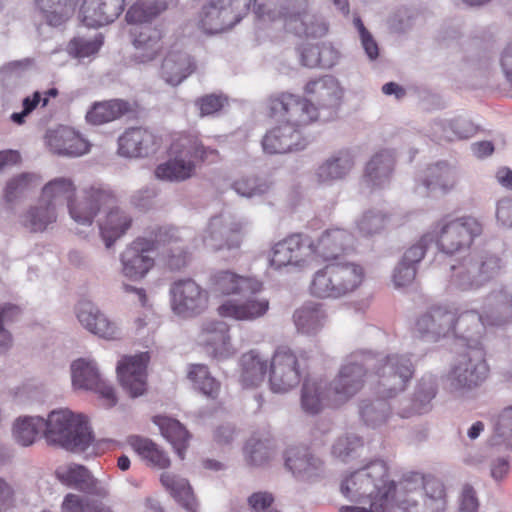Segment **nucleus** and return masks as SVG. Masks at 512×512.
<instances>
[{
	"label": "nucleus",
	"instance_id": "1",
	"mask_svg": "<svg viewBox=\"0 0 512 512\" xmlns=\"http://www.w3.org/2000/svg\"><path fill=\"white\" fill-rule=\"evenodd\" d=\"M212 289L222 296H241L243 299H226L216 309L221 318L238 322H254L264 318L270 301L261 294L263 283L256 277L222 270L211 277Z\"/></svg>",
	"mask_w": 512,
	"mask_h": 512
},
{
	"label": "nucleus",
	"instance_id": "2",
	"mask_svg": "<svg viewBox=\"0 0 512 512\" xmlns=\"http://www.w3.org/2000/svg\"><path fill=\"white\" fill-rule=\"evenodd\" d=\"M394 490L386 463L375 460L341 481V494L358 505L342 506L339 512H394L390 499Z\"/></svg>",
	"mask_w": 512,
	"mask_h": 512
},
{
	"label": "nucleus",
	"instance_id": "3",
	"mask_svg": "<svg viewBox=\"0 0 512 512\" xmlns=\"http://www.w3.org/2000/svg\"><path fill=\"white\" fill-rule=\"evenodd\" d=\"M254 14L263 24L280 22L296 36L324 37L329 30L326 20L309 11L308 0H254Z\"/></svg>",
	"mask_w": 512,
	"mask_h": 512
},
{
	"label": "nucleus",
	"instance_id": "4",
	"mask_svg": "<svg viewBox=\"0 0 512 512\" xmlns=\"http://www.w3.org/2000/svg\"><path fill=\"white\" fill-rule=\"evenodd\" d=\"M216 154V150L205 147L197 136L181 135L171 144L169 159L157 165L154 175L165 182L186 181L195 174V160L205 161Z\"/></svg>",
	"mask_w": 512,
	"mask_h": 512
},
{
	"label": "nucleus",
	"instance_id": "5",
	"mask_svg": "<svg viewBox=\"0 0 512 512\" xmlns=\"http://www.w3.org/2000/svg\"><path fill=\"white\" fill-rule=\"evenodd\" d=\"M43 436L49 445L80 453L92 443L91 430L81 414L67 408L51 411L44 419Z\"/></svg>",
	"mask_w": 512,
	"mask_h": 512
},
{
	"label": "nucleus",
	"instance_id": "6",
	"mask_svg": "<svg viewBox=\"0 0 512 512\" xmlns=\"http://www.w3.org/2000/svg\"><path fill=\"white\" fill-rule=\"evenodd\" d=\"M447 502L444 482L433 476L405 479L395 493L402 512H445Z\"/></svg>",
	"mask_w": 512,
	"mask_h": 512
},
{
	"label": "nucleus",
	"instance_id": "7",
	"mask_svg": "<svg viewBox=\"0 0 512 512\" xmlns=\"http://www.w3.org/2000/svg\"><path fill=\"white\" fill-rule=\"evenodd\" d=\"M504 261L488 251L469 254L451 266L449 284L456 291H477L501 274Z\"/></svg>",
	"mask_w": 512,
	"mask_h": 512
},
{
	"label": "nucleus",
	"instance_id": "8",
	"mask_svg": "<svg viewBox=\"0 0 512 512\" xmlns=\"http://www.w3.org/2000/svg\"><path fill=\"white\" fill-rule=\"evenodd\" d=\"M182 236L176 230L157 229L151 238L135 239L119 255L120 276L132 282L143 280L155 265L152 252L156 249V243L177 242Z\"/></svg>",
	"mask_w": 512,
	"mask_h": 512
},
{
	"label": "nucleus",
	"instance_id": "9",
	"mask_svg": "<svg viewBox=\"0 0 512 512\" xmlns=\"http://www.w3.org/2000/svg\"><path fill=\"white\" fill-rule=\"evenodd\" d=\"M490 367L484 350L460 355L443 376L444 388L457 399H466L488 379Z\"/></svg>",
	"mask_w": 512,
	"mask_h": 512
},
{
	"label": "nucleus",
	"instance_id": "10",
	"mask_svg": "<svg viewBox=\"0 0 512 512\" xmlns=\"http://www.w3.org/2000/svg\"><path fill=\"white\" fill-rule=\"evenodd\" d=\"M365 277L364 268L350 261H339L326 265L315 272L310 290L319 298L338 299L357 290Z\"/></svg>",
	"mask_w": 512,
	"mask_h": 512
},
{
	"label": "nucleus",
	"instance_id": "11",
	"mask_svg": "<svg viewBox=\"0 0 512 512\" xmlns=\"http://www.w3.org/2000/svg\"><path fill=\"white\" fill-rule=\"evenodd\" d=\"M482 232V223L473 216L445 215L432 225L430 233L441 252L453 255L468 250Z\"/></svg>",
	"mask_w": 512,
	"mask_h": 512
},
{
	"label": "nucleus",
	"instance_id": "12",
	"mask_svg": "<svg viewBox=\"0 0 512 512\" xmlns=\"http://www.w3.org/2000/svg\"><path fill=\"white\" fill-rule=\"evenodd\" d=\"M373 372L377 377L376 393L382 398H393L407 388L414 365L408 354L391 353L376 360Z\"/></svg>",
	"mask_w": 512,
	"mask_h": 512
},
{
	"label": "nucleus",
	"instance_id": "13",
	"mask_svg": "<svg viewBox=\"0 0 512 512\" xmlns=\"http://www.w3.org/2000/svg\"><path fill=\"white\" fill-rule=\"evenodd\" d=\"M254 0H209L198 14L197 26L205 34L226 32L240 23Z\"/></svg>",
	"mask_w": 512,
	"mask_h": 512
},
{
	"label": "nucleus",
	"instance_id": "14",
	"mask_svg": "<svg viewBox=\"0 0 512 512\" xmlns=\"http://www.w3.org/2000/svg\"><path fill=\"white\" fill-rule=\"evenodd\" d=\"M114 202L111 191L99 186H88L78 191L67 202V211L73 221L75 231L81 235L92 227L95 218L107 206Z\"/></svg>",
	"mask_w": 512,
	"mask_h": 512
},
{
	"label": "nucleus",
	"instance_id": "15",
	"mask_svg": "<svg viewBox=\"0 0 512 512\" xmlns=\"http://www.w3.org/2000/svg\"><path fill=\"white\" fill-rule=\"evenodd\" d=\"M370 357V353L354 352L341 364L334 379L328 383L333 407L345 404L363 388L365 366L368 365Z\"/></svg>",
	"mask_w": 512,
	"mask_h": 512
},
{
	"label": "nucleus",
	"instance_id": "16",
	"mask_svg": "<svg viewBox=\"0 0 512 512\" xmlns=\"http://www.w3.org/2000/svg\"><path fill=\"white\" fill-rule=\"evenodd\" d=\"M269 107L275 118L297 128L301 133L320 117L318 107L311 100L291 93L272 97Z\"/></svg>",
	"mask_w": 512,
	"mask_h": 512
},
{
	"label": "nucleus",
	"instance_id": "17",
	"mask_svg": "<svg viewBox=\"0 0 512 512\" xmlns=\"http://www.w3.org/2000/svg\"><path fill=\"white\" fill-rule=\"evenodd\" d=\"M270 267L279 270L284 267L304 268L315 262V243L301 234H293L276 242L269 253Z\"/></svg>",
	"mask_w": 512,
	"mask_h": 512
},
{
	"label": "nucleus",
	"instance_id": "18",
	"mask_svg": "<svg viewBox=\"0 0 512 512\" xmlns=\"http://www.w3.org/2000/svg\"><path fill=\"white\" fill-rule=\"evenodd\" d=\"M197 343L208 357L216 361L233 358L238 352L232 339L231 326L223 320L204 321L197 335Z\"/></svg>",
	"mask_w": 512,
	"mask_h": 512
},
{
	"label": "nucleus",
	"instance_id": "19",
	"mask_svg": "<svg viewBox=\"0 0 512 512\" xmlns=\"http://www.w3.org/2000/svg\"><path fill=\"white\" fill-rule=\"evenodd\" d=\"M169 293L172 311L179 317L193 318L208 308V291L191 278L173 282Z\"/></svg>",
	"mask_w": 512,
	"mask_h": 512
},
{
	"label": "nucleus",
	"instance_id": "20",
	"mask_svg": "<svg viewBox=\"0 0 512 512\" xmlns=\"http://www.w3.org/2000/svg\"><path fill=\"white\" fill-rule=\"evenodd\" d=\"M244 223L230 216L212 217L202 235L203 244L213 251L239 249L243 239Z\"/></svg>",
	"mask_w": 512,
	"mask_h": 512
},
{
	"label": "nucleus",
	"instance_id": "21",
	"mask_svg": "<svg viewBox=\"0 0 512 512\" xmlns=\"http://www.w3.org/2000/svg\"><path fill=\"white\" fill-rule=\"evenodd\" d=\"M75 316L85 330L101 339L119 340L123 335L120 323L90 301H79L75 306Z\"/></svg>",
	"mask_w": 512,
	"mask_h": 512
},
{
	"label": "nucleus",
	"instance_id": "22",
	"mask_svg": "<svg viewBox=\"0 0 512 512\" xmlns=\"http://www.w3.org/2000/svg\"><path fill=\"white\" fill-rule=\"evenodd\" d=\"M302 377L297 356L288 348H278L270 361L269 383L275 393H286L298 386Z\"/></svg>",
	"mask_w": 512,
	"mask_h": 512
},
{
	"label": "nucleus",
	"instance_id": "23",
	"mask_svg": "<svg viewBox=\"0 0 512 512\" xmlns=\"http://www.w3.org/2000/svg\"><path fill=\"white\" fill-rule=\"evenodd\" d=\"M147 352L124 356L117 364V376L123 390L131 397L142 396L147 390Z\"/></svg>",
	"mask_w": 512,
	"mask_h": 512
},
{
	"label": "nucleus",
	"instance_id": "24",
	"mask_svg": "<svg viewBox=\"0 0 512 512\" xmlns=\"http://www.w3.org/2000/svg\"><path fill=\"white\" fill-rule=\"evenodd\" d=\"M308 139L297 128L289 126L282 120L270 128L262 138V148L267 154H285L304 150Z\"/></svg>",
	"mask_w": 512,
	"mask_h": 512
},
{
	"label": "nucleus",
	"instance_id": "25",
	"mask_svg": "<svg viewBox=\"0 0 512 512\" xmlns=\"http://www.w3.org/2000/svg\"><path fill=\"white\" fill-rule=\"evenodd\" d=\"M456 312L447 306H437L422 315L416 329L420 336L429 342H437L441 338L454 336Z\"/></svg>",
	"mask_w": 512,
	"mask_h": 512
},
{
	"label": "nucleus",
	"instance_id": "26",
	"mask_svg": "<svg viewBox=\"0 0 512 512\" xmlns=\"http://www.w3.org/2000/svg\"><path fill=\"white\" fill-rule=\"evenodd\" d=\"M45 143L51 153L64 157H80L90 151V143L80 133L68 126L49 129Z\"/></svg>",
	"mask_w": 512,
	"mask_h": 512
},
{
	"label": "nucleus",
	"instance_id": "27",
	"mask_svg": "<svg viewBox=\"0 0 512 512\" xmlns=\"http://www.w3.org/2000/svg\"><path fill=\"white\" fill-rule=\"evenodd\" d=\"M458 181L457 169L446 162H439L428 168L426 178L415 192L422 197L445 195L457 186Z\"/></svg>",
	"mask_w": 512,
	"mask_h": 512
},
{
	"label": "nucleus",
	"instance_id": "28",
	"mask_svg": "<svg viewBox=\"0 0 512 512\" xmlns=\"http://www.w3.org/2000/svg\"><path fill=\"white\" fill-rule=\"evenodd\" d=\"M490 326L486 316L483 318L475 310L456 315L454 336L470 351L484 350L483 340L486 326Z\"/></svg>",
	"mask_w": 512,
	"mask_h": 512
},
{
	"label": "nucleus",
	"instance_id": "29",
	"mask_svg": "<svg viewBox=\"0 0 512 512\" xmlns=\"http://www.w3.org/2000/svg\"><path fill=\"white\" fill-rule=\"evenodd\" d=\"M102 211L105 215L98 220L101 239L107 249L111 248L116 240L121 238L130 229L133 219L124 208L116 205V199Z\"/></svg>",
	"mask_w": 512,
	"mask_h": 512
},
{
	"label": "nucleus",
	"instance_id": "30",
	"mask_svg": "<svg viewBox=\"0 0 512 512\" xmlns=\"http://www.w3.org/2000/svg\"><path fill=\"white\" fill-rule=\"evenodd\" d=\"M118 152L125 157H147L157 151L160 141L151 131L136 127L127 129L118 139Z\"/></svg>",
	"mask_w": 512,
	"mask_h": 512
},
{
	"label": "nucleus",
	"instance_id": "31",
	"mask_svg": "<svg viewBox=\"0 0 512 512\" xmlns=\"http://www.w3.org/2000/svg\"><path fill=\"white\" fill-rule=\"evenodd\" d=\"M484 314L489 325L503 327L512 321V287L495 286L487 295Z\"/></svg>",
	"mask_w": 512,
	"mask_h": 512
},
{
	"label": "nucleus",
	"instance_id": "32",
	"mask_svg": "<svg viewBox=\"0 0 512 512\" xmlns=\"http://www.w3.org/2000/svg\"><path fill=\"white\" fill-rule=\"evenodd\" d=\"M56 476L62 484L85 493L97 496H105L108 493L106 486L94 478L83 465L70 463L59 466Z\"/></svg>",
	"mask_w": 512,
	"mask_h": 512
},
{
	"label": "nucleus",
	"instance_id": "33",
	"mask_svg": "<svg viewBox=\"0 0 512 512\" xmlns=\"http://www.w3.org/2000/svg\"><path fill=\"white\" fill-rule=\"evenodd\" d=\"M125 0H83L80 18L87 27H100L113 22L124 8Z\"/></svg>",
	"mask_w": 512,
	"mask_h": 512
},
{
	"label": "nucleus",
	"instance_id": "34",
	"mask_svg": "<svg viewBox=\"0 0 512 512\" xmlns=\"http://www.w3.org/2000/svg\"><path fill=\"white\" fill-rule=\"evenodd\" d=\"M133 52L131 61L136 64H147L159 55L161 51V34L150 26L135 27L130 31Z\"/></svg>",
	"mask_w": 512,
	"mask_h": 512
},
{
	"label": "nucleus",
	"instance_id": "35",
	"mask_svg": "<svg viewBox=\"0 0 512 512\" xmlns=\"http://www.w3.org/2000/svg\"><path fill=\"white\" fill-rule=\"evenodd\" d=\"M286 467L299 479L310 480L324 471V462L307 447H290L285 454Z\"/></svg>",
	"mask_w": 512,
	"mask_h": 512
},
{
	"label": "nucleus",
	"instance_id": "36",
	"mask_svg": "<svg viewBox=\"0 0 512 512\" xmlns=\"http://www.w3.org/2000/svg\"><path fill=\"white\" fill-rule=\"evenodd\" d=\"M309 100L317 103L319 109H335L342 99L343 90L339 81L333 76H323L309 80L304 88Z\"/></svg>",
	"mask_w": 512,
	"mask_h": 512
},
{
	"label": "nucleus",
	"instance_id": "37",
	"mask_svg": "<svg viewBox=\"0 0 512 512\" xmlns=\"http://www.w3.org/2000/svg\"><path fill=\"white\" fill-rule=\"evenodd\" d=\"M354 236L343 228L325 230L315 244V262L320 257L325 261L336 259L354 248Z\"/></svg>",
	"mask_w": 512,
	"mask_h": 512
},
{
	"label": "nucleus",
	"instance_id": "38",
	"mask_svg": "<svg viewBox=\"0 0 512 512\" xmlns=\"http://www.w3.org/2000/svg\"><path fill=\"white\" fill-rule=\"evenodd\" d=\"M34 13L44 24L59 28L74 15L75 0H33Z\"/></svg>",
	"mask_w": 512,
	"mask_h": 512
},
{
	"label": "nucleus",
	"instance_id": "39",
	"mask_svg": "<svg viewBox=\"0 0 512 512\" xmlns=\"http://www.w3.org/2000/svg\"><path fill=\"white\" fill-rule=\"evenodd\" d=\"M328 319L326 309L321 303L309 301L293 313V322L298 333L306 336L317 335Z\"/></svg>",
	"mask_w": 512,
	"mask_h": 512
},
{
	"label": "nucleus",
	"instance_id": "40",
	"mask_svg": "<svg viewBox=\"0 0 512 512\" xmlns=\"http://www.w3.org/2000/svg\"><path fill=\"white\" fill-rule=\"evenodd\" d=\"M395 157L391 150L375 153L365 167L363 182L371 188H383L388 185L394 167Z\"/></svg>",
	"mask_w": 512,
	"mask_h": 512
},
{
	"label": "nucleus",
	"instance_id": "41",
	"mask_svg": "<svg viewBox=\"0 0 512 512\" xmlns=\"http://www.w3.org/2000/svg\"><path fill=\"white\" fill-rule=\"evenodd\" d=\"M331 396V389L325 380L305 379L301 390V407L308 414H317L325 406H333Z\"/></svg>",
	"mask_w": 512,
	"mask_h": 512
},
{
	"label": "nucleus",
	"instance_id": "42",
	"mask_svg": "<svg viewBox=\"0 0 512 512\" xmlns=\"http://www.w3.org/2000/svg\"><path fill=\"white\" fill-rule=\"evenodd\" d=\"M191 56L183 51H170L162 61L161 78L171 86L182 83L195 70Z\"/></svg>",
	"mask_w": 512,
	"mask_h": 512
},
{
	"label": "nucleus",
	"instance_id": "43",
	"mask_svg": "<svg viewBox=\"0 0 512 512\" xmlns=\"http://www.w3.org/2000/svg\"><path fill=\"white\" fill-rule=\"evenodd\" d=\"M71 385L75 391H90L103 377L98 363L91 357H80L70 364Z\"/></svg>",
	"mask_w": 512,
	"mask_h": 512
},
{
	"label": "nucleus",
	"instance_id": "44",
	"mask_svg": "<svg viewBox=\"0 0 512 512\" xmlns=\"http://www.w3.org/2000/svg\"><path fill=\"white\" fill-rule=\"evenodd\" d=\"M476 130L474 123L463 116L439 118L431 125V133L434 137L448 141L470 138Z\"/></svg>",
	"mask_w": 512,
	"mask_h": 512
},
{
	"label": "nucleus",
	"instance_id": "45",
	"mask_svg": "<svg viewBox=\"0 0 512 512\" xmlns=\"http://www.w3.org/2000/svg\"><path fill=\"white\" fill-rule=\"evenodd\" d=\"M354 166L353 156L349 151H339L317 169L319 182L330 184L346 177Z\"/></svg>",
	"mask_w": 512,
	"mask_h": 512
},
{
	"label": "nucleus",
	"instance_id": "46",
	"mask_svg": "<svg viewBox=\"0 0 512 512\" xmlns=\"http://www.w3.org/2000/svg\"><path fill=\"white\" fill-rule=\"evenodd\" d=\"M161 483L171 496L187 511L198 512V503L189 482L178 475L165 472L161 475Z\"/></svg>",
	"mask_w": 512,
	"mask_h": 512
},
{
	"label": "nucleus",
	"instance_id": "47",
	"mask_svg": "<svg viewBox=\"0 0 512 512\" xmlns=\"http://www.w3.org/2000/svg\"><path fill=\"white\" fill-rule=\"evenodd\" d=\"M159 229H172L178 231L182 236L177 242L156 243V249L163 245L167 246L163 252L166 264L172 270H180L185 267L190 259L189 247L185 244L192 237V233L188 229H177L172 227H160Z\"/></svg>",
	"mask_w": 512,
	"mask_h": 512
},
{
	"label": "nucleus",
	"instance_id": "48",
	"mask_svg": "<svg viewBox=\"0 0 512 512\" xmlns=\"http://www.w3.org/2000/svg\"><path fill=\"white\" fill-rule=\"evenodd\" d=\"M154 423L162 436L173 446L179 458L183 459L190 437L185 427L178 420L167 416L155 417Z\"/></svg>",
	"mask_w": 512,
	"mask_h": 512
},
{
	"label": "nucleus",
	"instance_id": "49",
	"mask_svg": "<svg viewBox=\"0 0 512 512\" xmlns=\"http://www.w3.org/2000/svg\"><path fill=\"white\" fill-rule=\"evenodd\" d=\"M268 361L256 351H250L241 357V382L247 387H257L263 383Z\"/></svg>",
	"mask_w": 512,
	"mask_h": 512
},
{
	"label": "nucleus",
	"instance_id": "50",
	"mask_svg": "<svg viewBox=\"0 0 512 512\" xmlns=\"http://www.w3.org/2000/svg\"><path fill=\"white\" fill-rule=\"evenodd\" d=\"M175 2L176 0H138L128 9L125 17L130 24L148 23Z\"/></svg>",
	"mask_w": 512,
	"mask_h": 512
},
{
	"label": "nucleus",
	"instance_id": "51",
	"mask_svg": "<svg viewBox=\"0 0 512 512\" xmlns=\"http://www.w3.org/2000/svg\"><path fill=\"white\" fill-rule=\"evenodd\" d=\"M76 194V186L71 178L56 177L47 182L41 191V202L53 207L67 202Z\"/></svg>",
	"mask_w": 512,
	"mask_h": 512
},
{
	"label": "nucleus",
	"instance_id": "52",
	"mask_svg": "<svg viewBox=\"0 0 512 512\" xmlns=\"http://www.w3.org/2000/svg\"><path fill=\"white\" fill-rule=\"evenodd\" d=\"M44 430V418L40 416H21L12 425L14 441L23 447L34 444L41 430Z\"/></svg>",
	"mask_w": 512,
	"mask_h": 512
},
{
	"label": "nucleus",
	"instance_id": "53",
	"mask_svg": "<svg viewBox=\"0 0 512 512\" xmlns=\"http://www.w3.org/2000/svg\"><path fill=\"white\" fill-rule=\"evenodd\" d=\"M187 377L193 388L202 395L216 399L219 395L221 384L214 378L209 368L204 364H191L188 368Z\"/></svg>",
	"mask_w": 512,
	"mask_h": 512
},
{
	"label": "nucleus",
	"instance_id": "54",
	"mask_svg": "<svg viewBox=\"0 0 512 512\" xmlns=\"http://www.w3.org/2000/svg\"><path fill=\"white\" fill-rule=\"evenodd\" d=\"M132 449L152 466L159 469H165L170 465V459L165 451L160 449L150 439L140 436H131L128 439Z\"/></svg>",
	"mask_w": 512,
	"mask_h": 512
},
{
	"label": "nucleus",
	"instance_id": "55",
	"mask_svg": "<svg viewBox=\"0 0 512 512\" xmlns=\"http://www.w3.org/2000/svg\"><path fill=\"white\" fill-rule=\"evenodd\" d=\"M129 110V105L123 100H111L95 103L87 112L86 119L93 125H101L120 118Z\"/></svg>",
	"mask_w": 512,
	"mask_h": 512
},
{
	"label": "nucleus",
	"instance_id": "56",
	"mask_svg": "<svg viewBox=\"0 0 512 512\" xmlns=\"http://www.w3.org/2000/svg\"><path fill=\"white\" fill-rule=\"evenodd\" d=\"M355 229L363 237L382 233L389 223V215L383 210L372 208L363 211L355 219Z\"/></svg>",
	"mask_w": 512,
	"mask_h": 512
},
{
	"label": "nucleus",
	"instance_id": "57",
	"mask_svg": "<svg viewBox=\"0 0 512 512\" xmlns=\"http://www.w3.org/2000/svg\"><path fill=\"white\" fill-rule=\"evenodd\" d=\"M57 220L56 208L45 204L33 206L29 208L21 216V224L33 232L44 231L50 224H53Z\"/></svg>",
	"mask_w": 512,
	"mask_h": 512
},
{
	"label": "nucleus",
	"instance_id": "58",
	"mask_svg": "<svg viewBox=\"0 0 512 512\" xmlns=\"http://www.w3.org/2000/svg\"><path fill=\"white\" fill-rule=\"evenodd\" d=\"M32 65L33 61L29 58L5 64L0 68V85L7 91L20 87Z\"/></svg>",
	"mask_w": 512,
	"mask_h": 512
},
{
	"label": "nucleus",
	"instance_id": "59",
	"mask_svg": "<svg viewBox=\"0 0 512 512\" xmlns=\"http://www.w3.org/2000/svg\"><path fill=\"white\" fill-rule=\"evenodd\" d=\"M231 188L235 193L243 198L251 199L261 197L269 192L270 183L258 176L247 175L235 179Z\"/></svg>",
	"mask_w": 512,
	"mask_h": 512
},
{
	"label": "nucleus",
	"instance_id": "60",
	"mask_svg": "<svg viewBox=\"0 0 512 512\" xmlns=\"http://www.w3.org/2000/svg\"><path fill=\"white\" fill-rule=\"evenodd\" d=\"M359 413L363 422L372 428L384 424L390 414L389 404L383 399L363 400Z\"/></svg>",
	"mask_w": 512,
	"mask_h": 512
},
{
	"label": "nucleus",
	"instance_id": "61",
	"mask_svg": "<svg viewBox=\"0 0 512 512\" xmlns=\"http://www.w3.org/2000/svg\"><path fill=\"white\" fill-rule=\"evenodd\" d=\"M103 45V36L95 33L93 36H76L67 45V52L76 59H84L94 56Z\"/></svg>",
	"mask_w": 512,
	"mask_h": 512
},
{
	"label": "nucleus",
	"instance_id": "62",
	"mask_svg": "<svg viewBox=\"0 0 512 512\" xmlns=\"http://www.w3.org/2000/svg\"><path fill=\"white\" fill-rule=\"evenodd\" d=\"M363 449V440L354 433H346L336 439L332 445L331 453L343 462H348L360 454Z\"/></svg>",
	"mask_w": 512,
	"mask_h": 512
},
{
	"label": "nucleus",
	"instance_id": "63",
	"mask_svg": "<svg viewBox=\"0 0 512 512\" xmlns=\"http://www.w3.org/2000/svg\"><path fill=\"white\" fill-rule=\"evenodd\" d=\"M40 183V177L34 173H21L10 178L4 190V197L7 202H14L25 192L35 188Z\"/></svg>",
	"mask_w": 512,
	"mask_h": 512
},
{
	"label": "nucleus",
	"instance_id": "64",
	"mask_svg": "<svg viewBox=\"0 0 512 512\" xmlns=\"http://www.w3.org/2000/svg\"><path fill=\"white\" fill-rule=\"evenodd\" d=\"M436 395V383L431 376L422 377L416 386L413 400V411L423 414L431 409V401Z\"/></svg>",
	"mask_w": 512,
	"mask_h": 512
}]
</instances>
